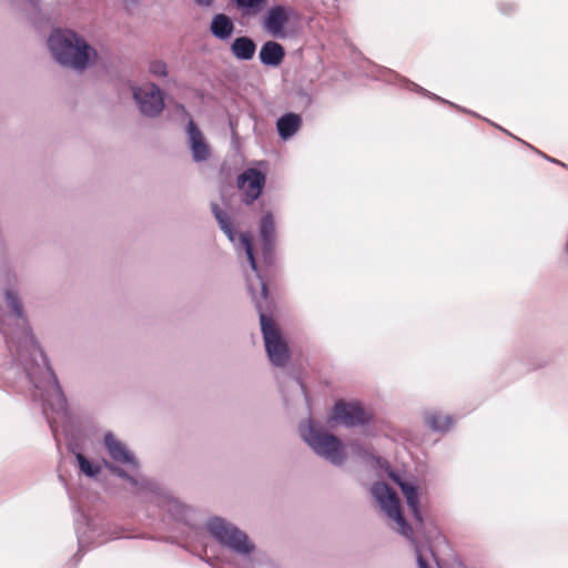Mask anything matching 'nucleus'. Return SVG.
Wrapping results in <instances>:
<instances>
[{
  "label": "nucleus",
  "mask_w": 568,
  "mask_h": 568,
  "mask_svg": "<svg viewBox=\"0 0 568 568\" xmlns=\"http://www.w3.org/2000/svg\"><path fill=\"white\" fill-rule=\"evenodd\" d=\"M48 43L60 64L75 70H84L97 58V51L71 30L52 32Z\"/></svg>",
  "instance_id": "f257e3e1"
},
{
  "label": "nucleus",
  "mask_w": 568,
  "mask_h": 568,
  "mask_svg": "<svg viewBox=\"0 0 568 568\" xmlns=\"http://www.w3.org/2000/svg\"><path fill=\"white\" fill-rule=\"evenodd\" d=\"M258 282V295L253 292L252 284H248V288L252 293V297L255 302L256 308L260 314L261 329L265 343L266 353L273 365L283 367L290 359L288 346L284 341L281 331L276 326L275 322L265 314V310L268 308V291L266 283L263 282L260 277Z\"/></svg>",
  "instance_id": "f03ea898"
},
{
  "label": "nucleus",
  "mask_w": 568,
  "mask_h": 568,
  "mask_svg": "<svg viewBox=\"0 0 568 568\" xmlns=\"http://www.w3.org/2000/svg\"><path fill=\"white\" fill-rule=\"evenodd\" d=\"M300 433L316 454L325 457L334 465L344 463L346 458L344 448L336 436L317 429L311 420L301 425Z\"/></svg>",
  "instance_id": "7ed1b4c3"
},
{
  "label": "nucleus",
  "mask_w": 568,
  "mask_h": 568,
  "mask_svg": "<svg viewBox=\"0 0 568 568\" xmlns=\"http://www.w3.org/2000/svg\"><path fill=\"white\" fill-rule=\"evenodd\" d=\"M371 491L382 509L397 524V530L403 536L410 538L413 530L403 516L397 494L385 483H375Z\"/></svg>",
  "instance_id": "20e7f679"
},
{
  "label": "nucleus",
  "mask_w": 568,
  "mask_h": 568,
  "mask_svg": "<svg viewBox=\"0 0 568 568\" xmlns=\"http://www.w3.org/2000/svg\"><path fill=\"white\" fill-rule=\"evenodd\" d=\"M210 532L223 545L240 554H250L254 546L248 541L247 536L236 527L220 518L209 521Z\"/></svg>",
  "instance_id": "39448f33"
},
{
  "label": "nucleus",
  "mask_w": 568,
  "mask_h": 568,
  "mask_svg": "<svg viewBox=\"0 0 568 568\" xmlns=\"http://www.w3.org/2000/svg\"><path fill=\"white\" fill-rule=\"evenodd\" d=\"M293 13V8L288 6L276 4L268 8L262 19V27L264 31L273 38H286V26L288 24Z\"/></svg>",
  "instance_id": "423d86ee"
},
{
  "label": "nucleus",
  "mask_w": 568,
  "mask_h": 568,
  "mask_svg": "<svg viewBox=\"0 0 568 568\" xmlns=\"http://www.w3.org/2000/svg\"><path fill=\"white\" fill-rule=\"evenodd\" d=\"M133 97L140 111L146 116H156L164 108L163 92L153 83L135 88Z\"/></svg>",
  "instance_id": "0eeeda50"
},
{
  "label": "nucleus",
  "mask_w": 568,
  "mask_h": 568,
  "mask_svg": "<svg viewBox=\"0 0 568 568\" xmlns=\"http://www.w3.org/2000/svg\"><path fill=\"white\" fill-rule=\"evenodd\" d=\"M331 418L345 426L365 425L373 420V415L356 403L337 402Z\"/></svg>",
  "instance_id": "6e6552de"
},
{
  "label": "nucleus",
  "mask_w": 568,
  "mask_h": 568,
  "mask_svg": "<svg viewBox=\"0 0 568 568\" xmlns=\"http://www.w3.org/2000/svg\"><path fill=\"white\" fill-rule=\"evenodd\" d=\"M265 174L256 169H247L237 178V187L243 192V201L252 204L261 195L265 186Z\"/></svg>",
  "instance_id": "1a4fd4ad"
},
{
  "label": "nucleus",
  "mask_w": 568,
  "mask_h": 568,
  "mask_svg": "<svg viewBox=\"0 0 568 568\" xmlns=\"http://www.w3.org/2000/svg\"><path fill=\"white\" fill-rule=\"evenodd\" d=\"M186 132L193 160L196 162L206 161L211 154L210 146L206 143L203 133L193 120L189 121Z\"/></svg>",
  "instance_id": "9d476101"
},
{
  "label": "nucleus",
  "mask_w": 568,
  "mask_h": 568,
  "mask_svg": "<svg viewBox=\"0 0 568 568\" xmlns=\"http://www.w3.org/2000/svg\"><path fill=\"white\" fill-rule=\"evenodd\" d=\"M104 444L113 460L132 467H138L134 456L112 434L109 433L104 436Z\"/></svg>",
  "instance_id": "9b49d317"
},
{
  "label": "nucleus",
  "mask_w": 568,
  "mask_h": 568,
  "mask_svg": "<svg viewBox=\"0 0 568 568\" xmlns=\"http://www.w3.org/2000/svg\"><path fill=\"white\" fill-rule=\"evenodd\" d=\"M235 30L234 22L225 13H216L213 16L210 31L212 36L221 41H227Z\"/></svg>",
  "instance_id": "f8f14e48"
},
{
  "label": "nucleus",
  "mask_w": 568,
  "mask_h": 568,
  "mask_svg": "<svg viewBox=\"0 0 568 568\" xmlns=\"http://www.w3.org/2000/svg\"><path fill=\"white\" fill-rule=\"evenodd\" d=\"M393 479L400 487V490L406 498L407 505L410 508L415 520L422 524L423 516L419 508L417 487L410 483L402 480L399 477H393Z\"/></svg>",
  "instance_id": "ddd939ff"
},
{
  "label": "nucleus",
  "mask_w": 568,
  "mask_h": 568,
  "mask_svg": "<svg viewBox=\"0 0 568 568\" xmlns=\"http://www.w3.org/2000/svg\"><path fill=\"white\" fill-rule=\"evenodd\" d=\"M284 58V47L276 41H266L260 50V60L265 65L277 67Z\"/></svg>",
  "instance_id": "4468645a"
},
{
  "label": "nucleus",
  "mask_w": 568,
  "mask_h": 568,
  "mask_svg": "<svg viewBox=\"0 0 568 568\" xmlns=\"http://www.w3.org/2000/svg\"><path fill=\"white\" fill-rule=\"evenodd\" d=\"M424 422L426 426L434 432H447L455 424V419L447 414L438 410H428L424 414Z\"/></svg>",
  "instance_id": "2eb2a0df"
},
{
  "label": "nucleus",
  "mask_w": 568,
  "mask_h": 568,
  "mask_svg": "<svg viewBox=\"0 0 568 568\" xmlns=\"http://www.w3.org/2000/svg\"><path fill=\"white\" fill-rule=\"evenodd\" d=\"M301 125L302 118L296 113H287L276 122L278 134L284 140L292 138L300 130Z\"/></svg>",
  "instance_id": "dca6fc26"
},
{
  "label": "nucleus",
  "mask_w": 568,
  "mask_h": 568,
  "mask_svg": "<svg viewBox=\"0 0 568 568\" xmlns=\"http://www.w3.org/2000/svg\"><path fill=\"white\" fill-rule=\"evenodd\" d=\"M255 51V42L246 36L236 38L231 44V52L239 60H251Z\"/></svg>",
  "instance_id": "f3484780"
},
{
  "label": "nucleus",
  "mask_w": 568,
  "mask_h": 568,
  "mask_svg": "<svg viewBox=\"0 0 568 568\" xmlns=\"http://www.w3.org/2000/svg\"><path fill=\"white\" fill-rule=\"evenodd\" d=\"M260 235L266 248H271L275 242V222L272 213L263 215L260 224Z\"/></svg>",
  "instance_id": "a211bd4d"
},
{
  "label": "nucleus",
  "mask_w": 568,
  "mask_h": 568,
  "mask_svg": "<svg viewBox=\"0 0 568 568\" xmlns=\"http://www.w3.org/2000/svg\"><path fill=\"white\" fill-rule=\"evenodd\" d=\"M212 212L220 224V227L227 235V237L234 242L235 240V231L233 230L232 223L230 221V216L226 212H224L217 204H212Z\"/></svg>",
  "instance_id": "6ab92c4d"
},
{
  "label": "nucleus",
  "mask_w": 568,
  "mask_h": 568,
  "mask_svg": "<svg viewBox=\"0 0 568 568\" xmlns=\"http://www.w3.org/2000/svg\"><path fill=\"white\" fill-rule=\"evenodd\" d=\"M236 8L243 16L256 14L266 0H234Z\"/></svg>",
  "instance_id": "aec40b11"
},
{
  "label": "nucleus",
  "mask_w": 568,
  "mask_h": 568,
  "mask_svg": "<svg viewBox=\"0 0 568 568\" xmlns=\"http://www.w3.org/2000/svg\"><path fill=\"white\" fill-rule=\"evenodd\" d=\"M80 470L87 476L93 477L100 473V466L92 465L82 454L75 455Z\"/></svg>",
  "instance_id": "412c9836"
},
{
  "label": "nucleus",
  "mask_w": 568,
  "mask_h": 568,
  "mask_svg": "<svg viewBox=\"0 0 568 568\" xmlns=\"http://www.w3.org/2000/svg\"><path fill=\"white\" fill-rule=\"evenodd\" d=\"M240 241L241 243L243 244L244 246V250H245V253L247 255V260L251 264V267L256 271L257 270V265H256V261H255V257H254V253H253V246H252V239L248 234L246 233H241L240 234Z\"/></svg>",
  "instance_id": "4be33fe9"
},
{
  "label": "nucleus",
  "mask_w": 568,
  "mask_h": 568,
  "mask_svg": "<svg viewBox=\"0 0 568 568\" xmlns=\"http://www.w3.org/2000/svg\"><path fill=\"white\" fill-rule=\"evenodd\" d=\"M6 296L18 321L24 322L23 308L20 300L12 291H7Z\"/></svg>",
  "instance_id": "5701e85b"
},
{
  "label": "nucleus",
  "mask_w": 568,
  "mask_h": 568,
  "mask_svg": "<svg viewBox=\"0 0 568 568\" xmlns=\"http://www.w3.org/2000/svg\"><path fill=\"white\" fill-rule=\"evenodd\" d=\"M149 71L151 74H153L155 77H166L168 75V65L164 61L155 60L150 63Z\"/></svg>",
  "instance_id": "b1692460"
},
{
  "label": "nucleus",
  "mask_w": 568,
  "mask_h": 568,
  "mask_svg": "<svg viewBox=\"0 0 568 568\" xmlns=\"http://www.w3.org/2000/svg\"><path fill=\"white\" fill-rule=\"evenodd\" d=\"M108 467L111 469V471L126 480H129L131 484L135 485L136 484V480L130 476L126 471H124L123 469L119 468V467H115V466H112L110 464H106Z\"/></svg>",
  "instance_id": "393cba45"
},
{
  "label": "nucleus",
  "mask_w": 568,
  "mask_h": 568,
  "mask_svg": "<svg viewBox=\"0 0 568 568\" xmlns=\"http://www.w3.org/2000/svg\"><path fill=\"white\" fill-rule=\"evenodd\" d=\"M194 2L200 7H212L215 2V0H194Z\"/></svg>",
  "instance_id": "a878e982"
},
{
  "label": "nucleus",
  "mask_w": 568,
  "mask_h": 568,
  "mask_svg": "<svg viewBox=\"0 0 568 568\" xmlns=\"http://www.w3.org/2000/svg\"><path fill=\"white\" fill-rule=\"evenodd\" d=\"M417 561H418L419 568H429L426 560L422 557L420 554H418V556H417Z\"/></svg>",
  "instance_id": "bb28decb"
},
{
  "label": "nucleus",
  "mask_w": 568,
  "mask_h": 568,
  "mask_svg": "<svg viewBox=\"0 0 568 568\" xmlns=\"http://www.w3.org/2000/svg\"><path fill=\"white\" fill-rule=\"evenodd\" d=\"M23 336H24L26 341H29L30 343H32V337L29 335V333L27 331L23 332Z\"/></svg>",
  "instance_id": "cd10ccee"
}]
</instances>
